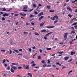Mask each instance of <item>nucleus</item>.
I'll use <instances>...</instances> for the list:
<instances>
[{"label":"nucleus","mask_w":77,"mask_h":77,"mask_svg":"<svg viewBox=\"0 0 77 77\" xmlns=\"http://www.w3.org/2000/svg\"><path fill=\"white\" fill-rule=\"evenodd\" d=\"M68 35V33L66 32L64 34V38H65V39H64L65 40H66V39H67V35Z\"/></svg>","instance_id":"obj_1"},{"label":"nucleus","mask_w":77,"mask_h":77,"mask_svg":"<svg viewBox=\"0 0 77 77\" xmlns=\"http://www.w3.org/2000/svg\"><path fill=\"white\" fill-rule=\"evenodd\" d=\"M58 17L59 16H58L56 14H55V16L53 17L52 20L53 21H54V20H55V18H56V20H58Z\"/></svg>","instance_id":"obj_2"},{"label":"nucleus","mask_w":77,"mask_h":77,"mask_svg":"<svg viewBox=\"0 0 77 77\" xmlns=\"http://www.w3.org/2000/svg\"><path fill=\"white\" fill-rule=\"evenodd\" d=\"M46 27L47 28H48V29H52V28L55 27V26H53L48 25Z\"/></svg>","instance_id":"obj_3"},{"label":"nucleus","mask_w":77,"mask_h":77,"mask_svg":"<svg viewBox=\"0 0 77 77\" xmlns=\"http://www.w3.org/2000/svg\"><path fill=\"white\" fill-rule=\"evenodd\" d=\"M27 9V7L26 6H25L23 8V12H27V11L26 10Z\"/></svg>","instance_id":"obj_4"},{"label":"nucleus","mask_w":77,"mask_h":77,"mask_svg":"<svg viewBox=\"0 0 77 77\" xmlns=\"http://www.w3.org/2000/svg\"><path fill=\"white\" fill-rule=\"evenodd\" d=\"M11 66L12 67V68H13L14 70H17V67H15V66L12 65Z\"/></svg>","instance_id":"obj_5"},{"label":"nucleus","mask_w":77,"mask_h":77,"mask_svg":"<svg viewBox=\"0 0 77 77\" xmlns=\"http://www.w3.org/2000/svg\"><path fill=\"white\" fill-rule=\"evenodd\" d=\"M67 9H68L71 12H72V9L71 8H70V7H69V6L67 8Z\"/></svg>","instance_id":"obj_6"},{"label":"nucleus","mask_w":77,"mask_h":77,"mask_svg":"<svg viewBox=\"0 0 77 77\" xmlns=\"http://www.w3.org/2000/svg\"><path fill=\"white\" fill-rule=\"evenodd\" d=\"M44 15V12H40L38 15V17H40L42 15Z\"/></svg>","instance_id":"obj_7"},{"label":"nucleus","mask_w":77,"mask_h":77,"mask_svg":"<svg viewBox=\"0 0 77 77\" xmlns=\"http://www.w3.org/2000/svg\"><path fill=\"white\" fill-rule=\"evenodd\" d=\"M10 71L11 72L13 73H14V72H15V70L12 68H11Z\"/></svg>","instance_id":"obj_8"},{"label":"nucleus","mask_w":77,"mask_h":77,"mask_svg":"<svg viewBox=\"0 0 77 77\" xmlns=\"http://www.w3.org/2000/svg\"><path fill=\"white\" fill-rule=\"evenodd\" d=\"M51 33H53V32H49L48 34H47L46 35V36H49V35H50V34H51Z\"/></svg>","instance_id":"obj_9"},{"label":"nucleus","mask_w":77,"mask_h":77,"mask_svg":"<svg viewBox=\"0 0 77 77\" xmlns=\"http://www.w3.org/2000/svg\"><path fill=\"white\" fill-rule=\"evenodd\" d=\"M19 14L20 15H22V16H26V14H22L21 13H20Z\"/></svg>","instance_id":"obj_10"},{"label":"nucleus","mask_w":77,"mask_h":77,"mask_svg":"<svg viewBox=\"0 0 77 77\" xmlns=\"http://www.w3.org/2000/svg\"><path fill=\"white\" fill-rule=\"evenodd\" d=\"M43 18H44V16H42L40 17L38 19V20H39V21H41V20H42V19Z\"/></svg>","instance_id":"obj_11"},{"label":"nucleus","mask_w":77,"mask_h":77,"mask_svg":"<svg viewBox=\"0 0 77 77\" xmlns=\"http://www.w3.org/2000/svg\"><path fill=\"white\" fill-rule=\"evenodd\" d=\"M3 17H6V16L7 17L8 16H9V14H7V13H5V14L3 15Z\"/></svg>","instance_id":"obj_12"},{"label":"nucleus","mask_w":77,"mask_h":77,"mask_svg":"<svg viewBox=\"0 0 77 77\" xmlns=\"http://www.w3.org/2000/svg\"><path fill=\"white\" fill-rule=\"evenodd\" d=\"M75 20H76V18H74L72 19V20L71 21L70 23H73V21H75Z\"/></svg>","instance_id":"obj_13"},{"label":"nucleus","mask_w":77,"mask_h":77,"mask_svg":"<svg viewBox=\"0 0 77 77\" xmlns=\"http://www.w3.org/2000/svg\"><path fill=\"white\" fill-rule=\"evenodd\" d=\"M12 65H18V63H12Z\"/></svg>","instance_id":"obj_14"},{"label":"nucleus","mask_w":77,"mask_h":77,"mask_svg":"<svg viewBox=\"0 0 77 77\" xmlns=\"http://www.w3.org/2000/svg\"><path fill=\"white\" fill-rule=\"evenodd\" d=\"M27 75H29L30 77H32V74L31 73H28Z\"/></svg>","instance_id":"obj_15"},{"label":"nucleus","mask_w":77,"mask_h":77,"mask_svg":"<svg viewBox=\"0 0 77 77\" xmlns=\"http://www.w3.org/2000/svg\"><path fill=\"white\" fill-rule=\"evenodd\" d=\"M44 24H45V23H44V22H42V23H40V27H42V26H44Z\"/></svg>","instance_id":"obj_16"},{"label":"nucleus","mask_w":77,"mask_h":77,"mask_svg":"<svg viewBox=\"0 0 77 77\" xmlns=\"http://www.w3.org/2000/svg\"><path fill=\"white\" fill-rule=\"evenodd\" d=\"M76 39L75 38H74V39H72L71 41L69 42V43L70 44H72V41H75Z\"/></svg>","instance_id":"obj_17"},{"label":"nucleus","mask_w":77,"mask_h":77,"mask_svg":"<svg viewBox=\"0 0 77 77\" xmlns=\"http://www.w3.org/2000/svg\"><path fill=\"white\" fill-rule=\"evenodd\" d=\"M39 7L38 6L37 8L36 9V11L38 12H40V11L39 10Z\"/></svg>","instance_id":"obj_18"},{"label":"nucleus","mask_w":77,"mask_h":77,"mask_svg":"<svg viewBox=\"0 0 77 77\" xmlns=\"http://www.w3.org/2000/svg\"><path fill=\"white\" fill-rule=\"evenodd\" d=\"M46 7L48 9H50V8H51V6L47 5Z\"/></svg>","instance_id":"obj_19"},{"label":"nucleus","mask_w":77,"mask_h":77,"mask_svg":"<svg viewBox=\"0 0 77 77\" xmlns=\"http://www.w3.org/2000/svg\"><path fill=\"white\" fill-rule=\"evenodd\" d=\"M46 29H44L41 30V31L42 32H42H46Z\"/></svg>","instance_id":"obj_20"},{"label":"nucleus","mask_w":77,"mask_h":77,"mask_svg":"<svg viewBox=\"0 0 77 77\" xmlns=\"http://www.w3.org/2000/svg\"><path fill=\"white\" fill-rule=\"evenodd\" d=\"M23 33L24 34V35H27V34H29V32H25L24 31L23 32Z\"/></svg>","instance_id":"obj_21"},{"label":"nucleus","mask_w":77,"mask_h":77,"mask_svg":"<svg viewBox=\"0 0 77 77\" xmlns=\"http://www.w3.org/2000/svg\"><path fill=\"white\" fill-rule=\"evenodd\" d=\"M14 51H15V52H17V53H19V51H18V50L14 49Z\"/></svg>","instance_id":"obj_22"},{"label":"nucleus","mask_w":77,"mask_h":77,"mask_svg":"<svg viewBox=\"0 0 77 77\" xmlns=\"http://www.w3.org/2000/svg\"><path fill=\"white\" fill-rule=\"evenodd\" d=\"M25 68L26 69H29V65H28Z\"/></svg>","instance_id":"obj_23"},{"label":"nucleus","mask_w":77,"mask_h":77,"mask_svg":"<svg viewBox=\"0 0 77 77\" xmlns=\"http://www.w3.org/2000/svg\"><path fill=\"white\" fill-rule=\"evenodd\" d=\"M68 59H69V57H64V59H65V60H68Z\"/></svg>","instance_id":"obj_24"},{"label":"nucleus","mask_w":77,"mask_h":77,"mask_svg":"<svg viewBox=\"0 0 77 77\" xmlns=\"http://www.w3.org/2000/svg\"><path fill=\"white\" fill-rule=\"evenodd\" d=\"M64 53V52L62 51L61 52H58L57 53H58L59 54H62V53Z\"/></svg>","instance_id":"obj_25"},{"label":"nucleus","mask_w":77,"mask_h":77,"mask_svg":"<svg viewBox=\"0 0 77 77\" xmlns=\"http://www.w3.org/2000/svg\"><path fill=\"white\" fill-rule=\"evenodd\" d=\"M75 54V52L72 51L71 52V55H73Z\"/></svg>","instance_id":"obj_26"},{"label":"nucleus","mask_w":77,"mask_h":77,"mask_svg":"<svg viewBox=\"0 0 77 77\" xmlns=\"http://www.w3.org/2000/svg\"><path fill=\"white\" fill-rule=\"evenodd\" d=\"M36 6H37L35 4H33V7L34 8H36Z\"/></svg>","instance_id":"obj_27"},{"label":"nucleus","mask_w":77,"mask_h":77,"mask_svg":"<svg viewBox=\"0 0 77 77\" xmlns=\"http://www.w3.org/2000/svg\"><path fill=\"white\" fill-rule=\"evenodd\" d=\"M38 59H39V60L41 59V56L40 55H39V56H38Z\"/></svg>","instance_id":"obj_28"},{"label":"nucleus","mask_w":77,"mask_h":77,"mask_svg":"<svg viewBox=\"0 0 77 77\" xmlns=\"http://www.w3.org/2000/svg\"><path fill=\"white\" fill-rule=\"evenodd\" d=\"M49 12H51V13H53L54 12V10L51 11V10H49Z\"/></svg>","instance_id":"obj_29"},{"label":"nucleus","mask_w":77,"mask_h":77,"mask_svg":"<svg viewBox=\"0 0 77 77\" xmlns=\"http://www.w3.org/2000/svg\"><path fill=\"white\" fill-rule=\"evenodd\" d=\"M4 66H5V68H6V67H7V66H8V65H7V64L6 63H4Z\"/></svg>","instance_id":"obj_30"},{"label":"nucleus","mask_w":77,"mask_h":77,"mask_svg":"<svg viewBox=\"0 0 77 77\" xmlns=\"http://www.w3.org/2000/svg\"><path fill=\"white\" fill-rule=\"evenodd\" d=\"M17 68L18 69H21L22 68V66H19L17 67Z\"/></svg>","instance_id":"obj_31"},{"label":"nucleus","mask_w":77,"mask_h":77,"mask_svg":"<svg viewBox=\"0 0 77 77\" xmlns=\"http://www.w3.org/2000/svg\"><path fill=\"white\" fill-rule=\"evenodd\" d=\"M30 17L31 18H33L34 17V15H30Z\"/></svg>","instance_id":"obj_32"},{"label":"nucleus","mask_w":77,"mask_h":77,"mask_svg":"<svg viewBox=\"0 0 77 77\" xmlns=\"http://www.w3.org/2000/svg\"><path fill=\"white\" fill-rule=\"evenodd\" d=\"M26 66H27V65H25V64L23 65V68H26Z\"/></svg>","instance_id":"obj_33"},{"label":"nucleus","mask_w":77,"mask_h":77,"mask_svg":"<svg viewBox=\"0 0 77 77\" xmlns=\"http://www.w3.org/2000/svg\"><path fill=\"white\" fill-rule=\"evenodd\" d=\"M3 10L2 11H6V9H5V8H4L2 9Z\"/></svg>","instance_id":"obj_34"},{"label":"nucleus","mask_w":77,"mask_h":77,"mask_svg":"<svg viewBox=\"0 0 77 77\" xmlns=\"http://www.w3.org/2000/svg\"><path fill=\"white\" fill-rule=\"evenodd\" d=\"M68 16H69V17H70V18H72V16L70 14H68Z\"/></svg>","instance_id":"obj_35"},{"label":"nucleus","mask_w":77,"mask_h":77,"mask_svg":"<svg viewBox=\"0 0 77 77\" xmlns=\"http://www.w3.org/2000/svg\"><path fill=\"white\" fill-rule=\"evenodd\" d=\"M28 49L30 52L32 51V49L31 48H29Z\"/></svg>","instance_id":"obj_36"},{"label":"nucleus","mask_w":77,"mask_h":77,"mask_svg":"<svg viewBox=\"0 0 77 77\" xmlns=\"http://www.w3.org/2000/svg\"><path fill=\"white\" fill-rule=\"evenodd\" d=\"M6 60L5 59H4L3 61L2 62V63H4L5 62H6Z\"/></svg>","instance_id":"obj_37"},{"label":"nucleus","mask_w":77,"mask_h":77,"mask_svg":"<svg viewBox=\"0 0 77 77\" xmlns=\"http://www.w3.org/2000/svg\"><path fill=\"white\" fill-rule=\"evenodd\" d=\"M46 35H45L44 37V39H47V37H46Z\"/></svg>","instance_id":"obj_38"},{"label":"nucleus","mask_w":77,"mask_h":77,"mask_svg":"<svg viewBox=\"0 0 77 77\" xmlns=\"http://www.w3.org/2000/svg\"><path fill=\"white\" fill-rule=\"evenodd\" d=\"M51 50V48H47V50Z\"/></svg>","instance_id":"obj_39"},{"label":"nucleus","mask_w":77,"mask_h":77,"mask_svg":"<svg viewBox=\"0 0 77 77\" xmlns=\"http://www.w3.org/2000/svg\"><path fill=\"white\" fill-rule=\"evenodd\" d=\"M35 35H39V34H38V33H36V32H35Z\"/></svg>","instance_id":"obj_40"},{"label":"nucleus","mask_w":77,"mask_h":77,"mask_svg":"<svg viewBox=\"0 0 77 77\" xmlns=\"http://www.w3.org/2000/svg\"><path fill=\"white\" fill-rule=\"evenodd\" d=\"M71 72H72V70H71L69 71V72L68 73V74H69Z\"/></svg>","instance_id":"obj_41"},{"label":"nucleus","mask_w":77,"mask_h":77,"mask_svg":"<svg viewBox=\"0 0 77 77\" xmlns=\"http://www.w3.org/2000/svg\"><path fill=\"white\" fill-rule=\"evenodd\" d=\"M12 51L11 50H10L9 54H12Z\"/></svg>","instance_id":"obj_42"},{"label":"nucleus","mask_w":77,"mask_h":77,"mask_svg":"<svg viewBox=\"0 0 77 77\" xmlns=\"http://www.w3.org/2000/svg\"><path fill=\"white\" fill-rule=\"evenodd\" d=\"M18 50L19 51H23L22 49H19Z\"/></svg>","instance_id":"obj_43"},{"label":"nucleus","mask_w":77,"mask_h":77,"mask_svg":"<svg viewBox=\"0 0 77 77\" xmlns=\"http://www.w3.org/2000/svg\"><path fill=\"white\" fill-rule=\"evenodd\" d=\"M2 20H4V21H5V17H2Z\"/></svg>","instance_id":"obj_44"},{"label":"nucleus","mask_w":77,"mask_h":77,"mask_svg":"<svg viewBox=\"0 0 77 77\" xmlns=\"http://www.w3.org/2000/svg\"><path fill=\"white\" fill-rule=\"evenodd\" d=\"M34 13L35 14H38L39 13H38V12L36 11L34 12Z\"/></svg>","instance_id":"obj_45"},{"label":"nucleus","mask_w":77,"mask_h":77,"mask_svg":"<svg viewBox=\"0 0 77 77\" xmlns=\"http://www.w3.org/2000/svg\"><path fill=\"white\" fill-rule=\"evenodd\" d=\"M76 24H77V23H73L72 24V25H76Z\"/></svg>","instance_id":"obj_46"},{"label":"nucleus","mask_w":77,"mask_h":77,"mask_svg":"<svg viewBox=\"0 0 77 77\" xmlns=\"http://www.w3.org/2000/svg\"><path fill=\"white\" fill-rule=\"evenodd\" d=\"M7 69L8 70H10V66H9L7 68Z\"/></svg>","instance_id":"obj_47"},{"label":"nucleus","mask_w":77,"mask_h":77,"mask_svg":"<svg viewBox=\"0 0 77 77\" xmlns=\"http://www.w3.org/2000/svg\"><path fill=\"white\" fill-rule=\"evenodd\" d=\"M58 21L57 20H56L54 21V24H55L56 23H57Z\"/></svg>","instance_id":"obj_48"},{"label":"nucleus","mask_w":77,"mask_h":77,"mask_svg":"<svg viewBox=\"0 0 77 77\" xmlns=\"http://www.w3.org/2000/svg\"><path fill=\"white\" fill-rule=\"evenodd\" d=\"M38 6H39V7H41V6L42 7V5H41V4H39Z\"/></svg>","instance_id":"obj_49"},{"label":"nucleus","mask_w":77,"mask_h":77,"mask_svg":"<svg viewBox=\"0 0 77 77\" xmlns=\"http://www.w3.org/2000/svg\"><path fill=\"white\" fill-rule=\"evenodd\" d=\"M71 33H75V32H74V31H72L71 32Z\"/></svg>","instance_id":"obj_50"},{"label":"nucleus","mask_w":77,"mask_h":77,"mask_svg":"<svg viewBox=\"0 0 77 77\" xmlns=\"http://www.w3.org/2000/svg\"><path fill=\"white\" fill-rule=\"evenodd\" d=\"M42 63H44L45 62V60H43L42 61Z\"/></svg>","instance_id":"obj_51"},{"label":"nucleus","mask_w":77,"mask_h":77,"mask_svg":"<svg viewBox=\"0 0 77 77\" xmlns=\"http://www.w3.org/2000/svg\"><path fill=\"white\" fill-rule=\"evenodd\" d=\"M43 67H44V68H45V67L46 66V65L45 64H44L43 66Z\"/></svg>","instance_id":"obj_52"},{"label":"nucleus","mask_w":77,"mask_h":77,"mask_svg":"<svg viewBox=\"0 0 77 77\" xmlns=\"http://www.w3.org/2000/svg\"><path fill=\"white\" fill-rule=\"evenodd\" d=\"M32 49H36V47L35 46H34L32 48Z\"/></svg>","instance_id":"obj_53"},{"label":"nucleus","mask_w":77,"mask_h":77,"mask_svg":"<svg viewBox=\"0 0 77 77\" xmlns=\"http://www.w3.org/2000/svg\"><path fill=\"white\" fill-rule=\"evenodd\" d=\"M47 66V67H51V65H48Z\"/></svg>","instance_id":"obj_54"},{"label":"nucleus","mask_w":77,"mask_h":77,"mask_svg":"<svg viewBox=\"0 0 77 77\" xmlns=\"http://www.w3.org/2000/svg\"><path fill=\"white\" fill-rule=\"evenodd\" d=\"M39 51L40 53H42V49H40Z\"/></svg>","instance_id":"obj_55"},{"label":"nucleus","mask_w":77,"mask_h":77,"mask_svg":"<svg viewBox=\"0 0 77 77\" xmlns=\"http://www.w3.org/2000/svg\"><path fill=\"white\" fill-rule=\"evenodd\" d=\"M1 51H3V52H5V51H6V50H1Z\"/></svg>","instance_id":"obj_56"},{"label":"nucleus","mask_w":77,"mask_h":77,"mask_svg":"<svg viewBox=\"0 0 77 77\" xmlns=\"http://www.w3.org/2000/svg\"><path fill=\"white\" fill-rule=\"evenodd\" d=\"M32 25H33V26H34L35 25V23H31Z\"/></svg>","instance_id":"obj_57"},{"label":"nucleus","mask_w":77,"mask_h":77,"mask_svg":"<svg viewBox=\"0 0 77 77\" xmlns=\"http://www.w3.org/2000/svg\"><path fill=\"white\" fill-rule=\"evenodd\" d=\"M34 68H38V69H39V66H37V67H34Z\"/></svg>","instance_id":"obj_58"},{"label":"nucleus","mask_w":77,"mask_h":77,"mask_svg":"<svg viewBox=\"0 0 77 77\" xmlns=\"http://www.w3.org/2000/svg\"><path fill=\"white\" fill-rule=\"evenodd\" d=\"M63 42H60L59 44H63Z\"/></svg>","instance_id":"obj_59"},{"label":"nucleus","mask_w":77,"mask_h":77,"mask_svg":"<svg viewBox=\"0 0 77 77\" xmlns=\"http://www.w3.org/2000/svg\"><path fill=\"white\" fill-rule=\"evenodd\" d=\"M69 29H74V27H72L69 28Z\"/></svg>","instance_id":"obj_60"},{"label":"nucleus","mask_w":77,"mask_h":77,"mask_svg":"<svg viewBox=\"0 0 77 77\" xmlns=\"http://www.w3.org/2000/svg\"><path fill=\"white\" fill-rule=\"evenodd\" d=\"M21 55H23L22 54H19L18 56H21Z\"/></svg>","instance_id":"obj_61"},{"label":"nucleus","mask_w":77,"mask_h":77,"mask_svg":"<svg viewBox=\"0 0 77 77\" xmlns=\"http://www.w3.org/2000/svg\"><path fill=\"white\" fill-rule=\"evenodd\" d=\"M33 10V9H32L31 10H30L29 11V12H32Z\"/></svg>","instance_id":"obj_62"},{"label":"nucleus","mask_w":77,"mask_h":77,"mask_svg":"<svg viewBox=\"0 0 77 77\" xmlns=\"http://www.w3.org/2000/svg\"><path fill=\"white\" fill-rule=\"evenodd\" d=\"M36 65V64L35 63H33L32 65V66H35Z\"/></svg>","instance_id":"obj_63"},{"label":"nucleus","mask_w":77,"mask_h":77,"mask_svg":"<svg viewBox=\"0 0 77 77\" xmlns=\"http://www.w3.org/2000/svg\"><path fill=\"white\" fill-rule=\"evenodd\" d=\"M56 63L57 64V65H59L60 63L59 62H57V63Z\"/></svg>","instance_id":"obj_64"}]
</instances>
